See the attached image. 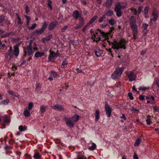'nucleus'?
Wrapping results in <instances>:
<instances>
[{
  "mask_svg": "<svg viewBox=\"0 0 159 159\" xmlns=\"http://www.w3.org/2000/svg\"><path fill=\"white\" fill-rule=\"evenodd\" d=\"M99 111L98 110H97L95 112V120H98L99 117Z\"/></svg>",
  "mask_w": 159,
  "mask_h": 159,
  "instance_id": "nucleus-38",
  "label": "nucleus"
},
{
  "mask_svg": "<svg viewBox=\"0 0 159 159\" xmlns=\"http://www.w3.org/2000/svg\"><path fill=\"white\" fill-rule=\"evenodd\" d=\"M44 31L41 29L39 30H35L33 33L34 34H36V36H39L42 34Z\"/></svg>",
  "mask_w": 159,
  "mask_h": 159,
  "instance_id": "nucleus-19",
  "label": "nucleus"
},
{
  "mask_svg": "<svg viewBox=\"0 0 159 159\" xmlns=\"http://www.w3.org/2000/svg\"><path fill=\"white\" fill-rule=\"evenodd\" d=\"M47 5L48 7L52 5V2L51 0H47Z\"/></svg>",
  "mask_w": 159,
  "mask_h": 159,
  "instance_id": "nucleus-57",
  "label": "nucleus"
},
{
  "mask_svg": "<svg viewBox=\"0 0 159 159\" xmlns=\"http://www.w3.org/2000/svg\"><path fill=\"white\" fill-rule=\"evenodd\" d=\"M33 157L35 159H40L41 158V156L38 152L34 153Z\"/></svg>",
  "mask_w": 159,
  "mask_h": 159,
  "instance_id": "nucleus-24",
  "label": "nucleus"
},
{
  "mask_svg": "<svg viewBox=\"0 0 159 159\" xmlns=\"http://www.w3.org/2000/svg\"><path fill=\"white\" fill-rule=\"evenodd\" d=\"M50 75L51 76H53L54 78H56L58 76V74L56 71L51 70L50 72Z\"/></svg>",
  "mask_w": 159,
  "mask_h": 159,
  "instance_id": "nucleus-25",
  "label": "nucleus"
},
{
  "mask_svg": "<svg viewBox=\"0 0 159 159\" xmlns=\"http://www.w3.org/2000/svg\"><path fill=\"white\" fill-rule=\"evenodd\" d=\"M33 106V104L32 102H30L28 104V109L29 110H31Z\"/></svg>",
  "mask_w": 159,
  "mask_h": 159,
  "instance_id": "nucleus-46",
  "label": "nucleus"
},
{
  "mask_svg": "<svg viewBox=\"0 0 159 159\" xmlns=\"http://www.w3.org/2000/svg\"><path fill=\"white\" fill-rule=\"evenodd\" d=\"M5 20V17L3 15L0 16V24H1L0 25L1 26H3V25L2 24L3 22Z\"/></svg>",
  "mask_w": 159,
  "mask_h": 159,
  "instance_id": "nucleus-27",
  "label": "nucleus"
},
{
  "mask_svg": "<svg viewBox=\"0 0 159 159\" xmlns=\"http://www.w3.org/2000/svg\"><path fill=\"white\" fill-rule=\"evenodd\" d=\"M9 102V101L8 99H6L2 101V105H7Z\"/></svg>",
  "mask_w": 159,
  "mask_h": 159,
  "instance_id": "nucleus-44",
  "label": "nucleus"
},
{
  "mask_svg": "<svg viewBox=\"0 0 159 159\" xmlns=\"http://www.w3.org/2000/svg\"><path fill=\"white\" fill-rule=\"evenodd\" d=\"M87 85H88L90 86H93L94 84V83L92 82H91L90 81H87Z\"/></svg>",
  "mask_w": 159,
  "mask_h": 159,
  "instance_id": "nucleus-53",
  "label": "nucleus"
},
{
  "mask_svg": "<svg viewBox=\"0 0 159 159\" xmlns=\"http://www.w3.org/2000/svg\"><path fill=\"white\" fill-rule=\"evenodd\" d=\"M25 17L27 19L26 21V25H27V27L29 26L30 22L31 20V18L30 16H27L26 15H25Z\"/></svg>",
  "mask_w": 159,
  "mask_h": 159,
  "instance_id": "nucleus-33",
  "label": "nucleus"
},
{
  "mask_svg": "<svg viewBox=\"0 0 159 159\" xmlns=\"http://www.w3.org/2000/svg\"><path fill=\"white\" fill-rule=\"evenodd\" d=\"M10 33H7L5 34H4L2 35V37L3 38H5L7 37H9L10 36Z\"/></svg>",
  "mask_w": 159,
  "mask_h": 159,
  "instance_id": "nucleus-52",
  "label": "nucleus"
},
{
  "mask_svg": "<svg viewBox=\"0 0 159 159\" xmlns=\"http://www.w3.org/2000/svg\"><path fill=\"white\" fill-rule=\"evenodd\" d=\"M67 62L66 59H65L62 61V64L61 66V67L63 68H65L67 67Z\"/></svg>",
  "mask_w": 159,
  "mask_h": 159,
  "instance_id": "nucleus-26",
  "label": "nucleus"
},
{
  "mask_svg": "<svg viewBox=\"0 0 159 159\" xmlns=\"http://www.w3.org/2000/svg\"><path fill=\"white\" fill-rule=\"evenodd\" d=\"M126 74L128 77L129 80L130 81H132L136 79V76L132 71L128 72Z\"/></svg>",
  "mask_w": 159,
  "mask_h": 159,
  "instance_id": "nucleus-10",
  "label": "nucleus"
},
{
  "mask_svg": "<svg viewBox=\"0 0 159 159\" xmlns=\"http://www.w3.org/2000/svg\"><path fill=\"white\" fill-rule=\"evenodd\" d=\"M37 24L35 23L31 27H30L29 26L27 27V28L29 30H34L36 27Z\"/></svg>",
  "mask_w": 159,
  "mask_h": 159,
  "instance_id": "nucleus-39",
  "label": "nucleus"
},
{
  "mask_svg": "<svg viewBox=\"0 0 159 159\" xmlns=\"http://www.w3.org/2000/svg\"><path fill=\"white\" fill-rule=\"evenodd\" d=\"M109 45H112V48L114 49H119L120 48L125 49L126 48L125 43V40L124 39L120 40L119 43L115 40L113 42L107 41Z\"/></svg>",
  "mask_w": 159,
  "mask_h": 159,
  "instance_id": "nucleus-3",
  "label": "nucleus"
},
{
  "mask_svg": "<svg viewBox=\"0 0 159 159\" xmlns=\"http://www.w3.org/2000/svg\"><path fill=\"white\" fill-rule=\"evenodd\" d=\"M96 144L94 143H93L92 145L91 146H89L88 148L89 150H93L96 148Z\"/></svg>",
  "mask_w": 159,
  "mask_h": 159,
  "instance_id": "nucleus-35",
  "label": "nucleus"
},
{
  "mask_svg": "<svg viewBox=\"0 0 159 159\" xmlns=\"http://www.w3.org/2000/svg\"><path fill=\"white\" fill-rule=\"evenodd\" d=\"M12 70L15 71L17 70V67L16 66H13L12 67Z\"/></svg>",
  "mask_w": 159,
  "mask_h": 159,
  "instance_id": "nucleus-64",
  "label": "nucleus"
},
{
  "mask_svg": "<svg viewBox=\"0 0 159 159\" xmlns=\"http://www.w3.org/2000/svg\"><path fill=\"white\" fill-rule=\"evenodd\" d=\"M107 25V22H104L101 25V27L102 28H104L106 27Z\"/></svg>",
  "mask_w": 159,
  "mask_h": 159,
  "instance_id": "nucleus-54",
  "label": "nucleus"
},
{
  "mask_svg": "<svg viewBox=\"0 0 159 159\" xmlns=\"http://www.w3.org/2000/svg\"><path fill=\"white\" fill-rule=\"evenodd\" d=\"M72 15L75 20H77L79 19L80 17H81L78 11L77 10H75L73 12Z\"/></svg>",
  "mask_w": 159,
  "mask_h": 159,
  "instance_id": "nucleus-15",
  "label": "nucleus"
},
{
  "mask_svg": "<svg viewBox=\"0 0 159 159\" xmlns=\"http://www.w3.org/2000/svg\"><path fill=\"white\" fill-rule=\"evenodd\" d=\"M97 16H93L91 19V20H90V21H89V23H88V24H89V25H90V24H92V23H93L94 21L97 18Z\"/></svg>",
  "mask_w": 159,
  "mask_h": 159,
  "instance_id": "nucleus-36",
  "label": "nucleus"
},
{
  "mask_svg": "<svg viewBox=\"0 0 159 159\" xmlns=\"http://www.w3.org/2000/svg\"><path fill=\"white\" fill-rule=\"evenodd\" d=\"M19 52V49L18 46L17 45H14V46L13 53L16 57L18 56Z\"/></svg>",
  "mask_w": 159,
  "mask_h": 159,
  "instance_id": "nucleus-16",
  "label": "nucleus"
},
{
  "mask_svg": "<svg viewBox=\"0 0 159 159\" xmlns=\"http://www.w3.org/2000/svg\"><path fill=\"white\" fill-rule=\"evenodd\" d=\"M113 14V11L110 10L108 11L107 12V15L108 16H111Z\"/></svg>",
  "mask_w": 159,
  "mask_h": 159,
  "instance_id": "nucleus-45",
  "label": "nucleus"
},
{
  "mask_svg": "<svg viewBox=\"0 0 159 159\" xmlns=\"http://www.w3.org/2000/svg\"><path fill=\"white\" fill-rule=\"evenodd\" d=\"M153 108L155 111L157 112L159 111V109L157 106H154Z\"/></svg>",
  "mask_w": 159,
  "mask_h": 159,
  "instance_id": "nucleus-61",
  "label": "nucleus"
},
{
  "mask_svg": "<svg viewBox=\"0 0 159 159\" xmlns=\"http://www.w3.org/2000/svg\"><path fill=\"white\" fill-rule=\"evenodd\" d=\"M141 141V140L139 139H137V140H135V142L134 145V146H139V145Z\"/></svg>",
  "mask_w": 159,
  "mask_h": 159,
  "instance_id": "nucleus-37",
  "label": "nucleus"
},
{
  "mask_svg": "<svg viewBox=\"0 0 159 159\" xmlns=\"http://www.w3.org/2000/svg\"><path fill=\"white\" fill-rule=\"evenodd\" d=\"M49 52L50 53L48 57V62H53L55 60V59H53V58L57 57V54L54 52L52 51L51 50H50Z\"/></svg>",
  "mask_w": 159,
  "mask_h": 159,
  "instance_id": "nucleus-9",
  "label": "nucleus"
},
{
  "mask_svg": "<svg viewBox=\"0 0 159 159\" xmlns=\"http://www.w3.org/2000/svg\"><path fill=\"white\" fill-rule=\"evenodd\" d=\"M52 34H49L45 38L46 41H49L52 38Z\"/></svg>",
  "mask_w": 159,
  "mask_h": 159,
  "instance_id": "nucleus-43",
  "label": "nucleus"
},
{
  "mask_svg": "<svg viewBox=\"0 0 159 159\" xmlns=\"http://www.w3.org/2000/svg\"><path fill=\"white\" fill-rule=\"evenodd\" d=\"M129 26L132 30V34L134 39L138 32V28L136 22V19L134 16H131L129 19Z\"/></svg>",
  "mask_w": 159,
  "mask_h": 159,
  "instance_id": "nucleus-2",
  "label": "nucleus"
},
{
  "mask_svg": "<svg viewBox=\"0 0 159 159\" xmlns=\"http://www.w3.org/2000/svg\"><path fill=\"white\" fill-rule=\"evenodd\" d=\"M152 16L153 18H151L150 19V21L152 22V21L154 22H155L157 20L158 17V14L155 12H153L152 14Z\"/></svg>",
  "mask_w": 159,
  "mask_h": 159,
  "instance_id": "nucleus-20",
  "label": "nucleus"
},
{
  "mask_svg": "<svg viewBox=\"0 0 159 159\" xmlns=\"http://www.w3.org/2000/svg\"><path fill=\"white\" fill-rule=\"evenodd\" d=\"M7 92L10 95L13 96L14 95V93L12 91L8 90Z\"/></svg>",
  "mask_w": 159,
  "mask_h": 159,
  "instance_id": "nucleus-60",
  "label": "nucleus"
},
{
  "mask_svg": "<svg viewBox=\"0 0 159 159\" xmlns=\"http://www.w3.org/2000/svg\"><path fill=\"white\" fill-rule=\"evenodd\" d=\"M124 69V68L123 67H117L113 73L112 74L111 76L112 78L114 80L119 78L121 76Z\"/></svg>",
  "mask_w": 159,
  "mask_h": 159,
  "instance_id": "nucleus-4",
  "label": "nucleus"
},
{
  "mask_svg": "<svg viewBox=\"0 0 159 159\" xmlns=\"http://www.w3.org/2000/svg\"><path fill=\"white\" fill-rule=\"evenodd\" d=\"M90 33L92 35L93 34V36L92 37L91 39H93V41H96L97 43H98V42L99 41V36H98V37H97L96 34H98L96 32V34H95L92 29H91L90 30Z\"/></svg>",
  "mask_w": 159,
  "mask_h": 159,
  "instance_id": "nucleus-13",
  "label": "nucleus"
},
{
  "mask_svg": "<svg viewBox=\"0 0 159 159\" xmlns=\"http://www.w3.org/2000/svg\"><path fill=\"white\" fill-rule=\"evenodd\" d=\"M23 114L26 117L29 116L30 115V110H28V109H25L24 111Z\"/></svg>",
  "mask_w": 159,
  "mask_h": 159,
  "instance_id": "nucleus-28",
  "label": "nucleus"
},
{
  "mask_svg": "<svg viewBox=\"0 0 159 159\" xmlns=\"http://www.w3.org/2000/svg\"><path fill=\"white\" fill-rule=\"evenodd\" d=\"M151 116L150 115H148L147 116V119L146 120L147 124L148 125H150L152 123V121L150 120Z\"/></svg>",
  "mask_w": 159,
  "mask_h": 159,
  "instance_id": "nucleus-32",
  "label": "nucleus"
},
{
  "mask_svg": "<svg viewBox=\"0 0 159 159\" xmlns=\"http://www.w3.org/2000/svg\"><path fill=\"white\" fill-rule=\"evenodd\" d=\"M80 117L79 115L75 114L70 118L65 116L64 119L66 125L70 128L71 129L74 127V123L79 120Z\"/></svg>",
  "mask_w": 159,
  "mask_h": 159,
  "instance_id": "nucleus-1",
  "label": "nucleus"
},
{
  "mask_svg": "<svg viewBox=\"0 0 159 159\" xmlns=\"http://www.w3.org/2000/svg\"><path fill=\"white\" fill-rule=\"evenodd\" d=\"M128 96L129 97L130 99L132 100L134 99V98L133 96V94L131 93H129L128 94Z\"/></svg>",
  "mask_w": 159,
  "mask_h": 159,
  "instance_id": "nucleus-51",
  "label": "nucleus"
},
{
  "mask_svg": "<svg viewBox=\"0 0 159 159\" xmlns=\"http://www.w3.org/2000/svg\"><path fill=\"white\" fill-rule=\"evenodd\" d=\"M18 129L20 132H23L26 130L27 127L25 126H23L21 125L19 126Z\"/></svg>",
  "mask_w": 159,
  "mask_h": 159,
  "instance_id": "nucleus-30",
  "label": "nucleus"
},
{
  "mask_svg": "<svg viewBox=\"0 0 159 159\" xmlns=\"http://www.w3.org/2000/svg\"><path fill=\"white\" fill-rule=\"evenodd\" d=\"M77 159H87V158L84 156H82L79 157H77Z\"/></svg>",
  "mask_w": 159,
  "mask_h": 159,
  "instance_id": "nucleus-63",
  "label": "nucleus"
},
{
  "mask_svg": "<svg viewBox=\"0 0 159 159\" xmlns=\"http://www.w3.org/2000/svg\"><path fill=\"white\" fill-rule=\"evenodd\" d=\"M12 51V48L11 46H10L9 49L6 54V57L7 58L8 61H10L12 58V55L11 53Z\"/></svg>",
  "mask_w": 159,
  "mask_h": 159,
  "instance_id": "nucleus-14",
  "label": "nucleus"
},
{
  "mask_svg": "<svg viewBox=\"0 0 159 159\" xmlns=\"http://www.w3.org/2000/svg\"><path fill=\"white\" fill-rule=\"evenodd\" d=\"M48 24L47 22L46 21H45L43 24L41 29L44 31L47 27Z\"/></svg>",
  "mask_w": 159,
  "mask_h": 159,
  "instance_id": "nucleus-34",
  "label": "nucleus"
},
{
  "mask_svg": "<svg viewBox=\"0 0 159 159\" xmlns=\"http://www.w3.org/2000/svg\"><path fill=\"white\" fill-rule=\"evenodd\" d=\"M52 108L54 110L59 111H64V108L62 105H59L58 103L55 104L52 107Z\"/></svg>",
  "mask_w": 159,
  "mask_h": 159,
  "instance_id": "nucleus-12",
  "label": "nucleus"
},
{
  "mask_svg": "<svg viewBox=\"0 0 159 159\" xmlns=\"http://www.w3.org/2000/svg\"><path fill=\"white\" fill-rule=\"evenodd\" d=\"M146 98L147 99L152 100L153 101L155 100V98L152 95H149L148 96H146Z\"/></svg>",
  "mask_w": 159,
  "mask_h": 159,
  "instance_id": "nucleus-48",
  "label": "nucleus"
},
{
  "mask_svg": "<svg viewBox=\"0 0 159 159\" xmlns=\"http://www.w3.org/2000/svg\"><path fill=\"white\" fill-rule=\"evenodd\" d=\"M94 52L96 56L97 57H99V48L97 47L94 50Z\"/></svg>",
  "mask_w": 159,
  "mask_h": 159,
  "instance_id": "nucleus-31",
  "label": "nucleus"
},
{
  "mask_svg": "<svg viewBox=\"0 0 159 159\" xmlns=\"http://www.w3.org/2000/svg\"><path fill=\"white\" fill-rule=\"evenodd\" d=\"M45 55L44 52H41L39 51L36 52L34 54V57L37 58L41 57Z\"/></svg>",
  "mask_w": 159,
  "mask_h": 159,
  "instance_id": "nucleus-18",
  "label": "nucleus"
},
{
  "mask_svg": "<svg viewBox=\"0 0 159 159\" xmlns=\"http://www.w3.org/2000/svg\"><path fill=\"white\" fill-rule=\"evenodd\" d=\"M142 9H143V7H141V6H139V7H138V14H137V16H139V14H140L141 12L142 11Z\"/></svg>",
  "mask_w": 159,
  "mask_h": 159,
  "instance_id": "nucleus-47",
  "label": "nucleus"
},
{
  "mask_svg": "<svg viewBox=\"0 0 159 159\" xmlns=\"http://www.w3.org/2000/svg\"><path fill=\"white\" fill-rule=\"evenodd\" d=\"M115 23V20L113 19H111L109 21V23L111 25H113Z\"/></svg>",
  "mask_w": 159,
  "mask_h": 159,
  "instance_id": "nucleus-42",
  "label": "nucleus"
},
{
  "mask_svg": "<svg viewBox=\"0 0 159 159\" xmlns=\"http://www.w3.org/2000/svg\"><path fill=\"white\" fill-rule=\"evenodd\" d=\"M25 11L27 14H28V13L30 12L29 7L27 5L25 6Z\"/></svg>",
  "mask_w": 159,
  "mask_h": 159,
  "instance_id": "nucleus-49",
  "label": "nucleus"
},
{
  "mask_svg": "<svg viewBox=\"0 0 159 159\" xmlns=\"http://www.w3.org/2000/svg\"><path fill=\"white\" fill-rule=\"evenodd\" d=\"M105 109L106 111V114L108 117H110L112 112V108L107 103H106L105 106Z\"/></svg>",
  "mask_w": 159,
  "mask_h": 159,
  "instance_id": "nucleus-8",
  "label": "nucleus"
},
{
  "mask_svg": "<svg viewBox=\"0 0 159 159\" xmlns=\"http://www.w3.org/2000/svg\"><path fill=\"white\" fill-rule=\"evenodd\" d=\"M54 141H55V143H60V139L59 138H57L54 139Z\"/></svg>",
  "mask_w": 159,
  "mask_h": 159,
  "instance_id": "nucleus-58",
  "label": "nucleus"
},
{
  "mask_svg": "<svg viewBox=\"0 0 159 159\" xmlns=\"http://www.w3.org/2000/svg\"><path fill=\"white\" fill-rule=\"evenodd\" d=\"M120 118L123 119L125 120L127 119L126 117H125V115L124 114H122V116L120 117Z\"/></svg>",
  "mask_w": 159,
  "mask_h": 159,
  "instance_id": "nucleus-62",
  "label": "nucleus"
},
{
  "mask_svg": "<svg viewBox=\"0 0 159 159\" xmlns=\"http://www.w3.org/2000/svg\"><path fill=\"white\" fill-rule=\"evenodd\" d=\"M114 29V27L111 28L109 32L106 33L102 32L100 30V34H101V35L100 36V40H102L103 41L104 40L108 39V36L112 33Z\"/></svg>",
  "mask_w": 159,
  "mask_h": 159,
  "instance_id": "nucleus-6",
  "label": "nucleus"
},
{
  "mask_svg": "<svg viewBox=\"0 0 159 159\" xmlns=\"http://www.w3.org/2000/svg\"><path fill=\"white\" fill-rule=\"evenodd\" d=\"M68 27L67 25L64 26L61 29V31L62 32H64L65 31V30L67 29Z\"/></svg>",
  "mask_w": 159,
  "mask_h": 159,
  "instance_id": "nucleus-55",
  "label": "nucleus"
},
{
  "mask_svg": "<svg viewBox=\"0 0 159 159\" xmlns=\"http://www.w3.org/2000/svg\"><path fill=\"white\" fill-rule=\"evenodd\" d=\"M139 90H142L143 91H145L147 89V88L146 87H142L141 86H140L139 87Z\"/></svg>",
  "mask_w": 159,
  "mask_h": 159,
  "instance_id": "nucleus-59",
  "label": "nucleus"
},
{
  "mask_svg": "<svg viewBox=\"0 0 159 159\" xmlns=\"http://www.w3.org/2000/svg\"><path fill=\"white\" fill-rule=\"evenodd\" d=\"M47 108V107L45 106H42L40 107V111L41 113H44Z\"/></svg>",
  "mask_w": 159,
  "mask_h": 159,
  "instance_id": "nucleus-23",
  "label": "nucleus"
},
{
  "mask_svg": "<svg viewBox=\"0 0 159 159\" xmlns=\"http://www.w3.org/2000/svg\"><path fill=\"white\" fill-rule=\"evenodd\" d=\"M129 10L131 11V13L132 14L135 15H137L138 12L136 8L134 7H132L130 8Z\"/></svg>",
  "mask_w": 159,
  "mask_h": 159,
  "instance_id": "nucleus-22",
  "label": "nucleus"
},
{
  "mask_svg": "<svg viewBox=\"0 0 159 159\" xmlns=\"http://www.w3.org/2000/svg\"><path fill=\"white\" fill-rule=\"evenodd\" d=\"M113 2V0H106V2L104 5L106 7L110 8Z\"/></svg>",
  "mask_w": 159,
  "mask_h": 159,
  "instance_id": "nucleus-17",
  "label": "nucleus"
},
{
  "mask_svg": "<svg viewBox=\"0 0 159 159\" xmlns=\"http://www.w3.org/2000/svg\"><path fill=\"white\" fill-rule=\"evenodd\" d=\"M149 9V7L148 6H146L144 10V13L145 15H148V10Z\"/></svg>",
  "mask_w": 159,
  "mask_h": 159,
  "instance_id": "nucleus-40",
  "label": "nucleus"
},
{
  "mask_svg": "<svg viewBox=\"0 0 159 159\" xmlns=\"http://www.w3.org/2000/svg\"><path fill=\"white\" fill-rule=\"evenodd\" d=\"M125 8V6H121L120 2H117L114 8V11L116 13V15L118 17H120L122 15L121 9Z\"/></svg>",
  "mask_w": 159,
  "mask_h": 159,
  "instance_id": "nucleus-5",
  "label": "nucleus"
},
{
  "mask_svg": "<svg viewBox=\"0 0 159 159\" xmlns=\"http://www.w3.org/2000/svg\"><path fill=\"white\" fill-rule=\"evenodd\" d=\"M89 24H87L86 26H85L83 29H82V31L83 32H84L85 31L86 29H87V28L89 26Z\"/></svg>",
  "mask_w": 159,
  "mask_h": 159,
  "instance_id": "nucleus-56",
  "label": "nucleus"
},
{
  "mask_svg": "<svg viewBox=\"0 0 159 159\" xmlns=\"http://www.w3.org/2000/svg\"><path fill=\"white\" fill-rule=\"evenodd\" d=\"M148 26V24H147L145 23H144L143 24L142 27L143 28L144 30H147V28Z\"/></svg>",
  "mask_w": 159,
  "mask_h": 159,
  "instance_id": "nucleus-41",
  "label": "nucleus"
},
{
  "mask_svg": "<svg viewBox=\"0 0 159 159\" xmlns=\"http://www.w3.org/2000/svg\"><path fill=\"white\" fill-rule=\"evenodd\" d=\"M57 25L58 22L56 20H53L49 24L48 29L49 30H52L56 27Z\"/></svg>",
  "mask_w": 159,
  "mask_h": 159,
  "instance_id": "nucleus-11",
  "label": "nucleus"
},
{
  "mask_svg": "<svg viewBox=\"0 0 159 159\" xmlns=\"http://www.w3.org/2000/svg\"><path fill=\"white\" fill-rule=\"evenodd\" d=\"M130 110L131 111H134L136 113H138L139 112V110L135 108L134 107H132L130 108Z\"/></svg>",
  "mask_w": 159,
  "mask_h": 159,
  "instance_id": "nucleus-50",
  "label": "nucleus"
},
{
  "mask_svg": "<svg viewBox=\"0 0 159 159\" xmlns=\"http://www.w3.org/2000/svg\"><path fill=\"white\" fill-rule=\"evenodd\" d=\"M15 14L16 16H17V18L18 19V21L17 23L18 25H21L22 24L23 22L22 21H21V19L19 15L18 14V13H16Z\"/></svg>",
  "mask_w": 159,
  "mask_h": 159,
  "instance_id": "nucleus-21",
  "label": "nucleus"
},
{
  "mask_svg": "<svg viewBox=\"0 0 159 159\" xmlns=\"http://www.w3.org/2000/svg\"><path fill=\"white\" fill-rule=\"evenodd\" d=\"M31 44L32 42L31 40H30L29 45L27 47L26 50V52L27 54V56H32L34 52V51H33L32 49Z\"/></svg>",
  "mask_w": 159,
  "mask_h": 159,
  "instance_id": "nucleus-7",
  "label": "nucleus"
},
{
  "mask_svg": "<svg viewBox=\"0 0 159 159\" xmlns=\"http://www.w3.org/2000/svg\"><path fill=\"white\" fill-rule=\"evenodd\" d=\"M79 24L81 26L84 25V19L82 17H80L79 19Z\"/></svg>",
  "mask_w": 159,
  "mask_h": 159,
  "instance_id": "nucleus-29",
  "label": "nucleus"
}]
</instances>
